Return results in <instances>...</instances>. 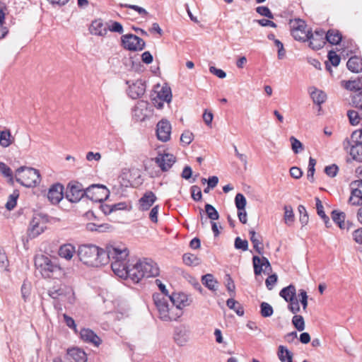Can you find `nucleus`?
I'll list each match as a JSON object with an SVG mask.
<instances>
[{
    "instance_id": "obj_1",
    "label": "nucleus",
    "mask_w": 362,
    "mask_h": 362,
    "mask_svg": "<svg viewBox=\"0 0 362 362\" xmlns=\"http://www.w3.org/2000/svg\"><path fill=\"white\" fill-rule=\"evenodd\" d=\"M107 264L110 261L113 272L119 277L125 279L131 264L127 262L129 250L125 245L115 244L106 247L105 250Z\"/></svg>"
},
{
    "instance_id": "obj_2",
    "label": "nucleus",
    "mask_w": 362,
    "mask_h": 362,
    "mask_svg": "<svg viewBox=\"0 0 362 362\" xmlns=\"http://www.w3.org/2000/svg\"><path fill=\"white\" fill-rule=\"evenodd\" d=\"M159 268L151 259L144 258L132 263L125 279L139 283L143 278L154 277L159 275Z\"/></svg>"
},
{
    "instance_id": "obj_3",
    "label": "nucleus",
    "mask_w": 362,
    "mask_h": 362,
    "mask_svg": "<svg viewBox=\"0 0 362 362\" xmlns=\"http://www.w3.org/2000/svg\"><path fill=\"white\" fill-rule=\"evenodd\" d=\"M77 255L83 264L90 267H100L107 264L105 250L95 245H82Z\"/></svg>"
},
{
    "instance_id": "obj_4",
    "label": "nucleus",
    "mask_w": 362,
    "mask_h": 362,
    "mask_svg": "<svg viewBox=\"0 0 362 362\" xmlns=\"http://www.w3.org/2000/svg\"><path fill=\"white\" fill-rule=\"evenodd\" d=\"M153 300L159 313V317L163 321L177 320L183 313L179 309L171 305L167 297H160V294L153 296Z\"/></svg>"
},
{
    "instance_id": "obj_5",
    "label": "nucleus",
    "mask_w": 362,
    "mask_h": 362,
    "mask_svg": "<svg viewBox=\"0 0 362 362\" xmlns=\"http://www.w3.org/2000/svg\"><path fill=\"white\" fill-rule=\"evenodd\" d=\"M343 147L346 151L349 150L354 160L362 162V130L354 131L350 138L343 141Z\"/></svg>"
},
{
    "instance_id": "obj_6",
    "label": "nucleus",
    "mask_w": 362,
    "mask_h": 362,
    "mask_svg": "<svg viewBox=\"0 0 362 362\" xmlns=\"http://www.w3.org/2000/svg\"><path fill=\"white\" fill-rule=\"evenodd\" d=\"M16 180L26 187H33L40 182L39 170L28 167H20L16 170Z\"/></svg>"
},
{
    "instance_id": "obj_7",
    "label": "nucleus",
    "mask_w": 362,
    "mask_h": 362,
    "mask_svg": "<svg viewBox=\"0 0 362 362\" xmlns=\"http://www.w3.org/2000/svg\"><path fill=\"white\" fill-rule=\"evenodd\" d=\"M47 222V219L45 216L40 214H35L28 228V236L32 239L42 233L46 228Z\"/></svg>"
},
{
    "instance_id": "obj_8",
    "label": "nucleus",
    "mask_w": 362,
    "mask_h": 362,
    "mask_svg": "<svg viewBox=\"0 0 362 362\" xmlns=\"http://www.w3.org/2000/svg\"><path fill=\"white\" fill-rule=\"evenodd\" d=\"M108 189L102 185H92L86 188V197L95 202H101L109 196Z\"/></svg>"
},
{
    "instance_id": "obj_9",
    "label": "nucleus",
    "mask_w": 362,
    "mask_h": 362,
    "mask_svg": "<svg viewBox=\"0 0 362 362\" xmlns=\"http://www.w3.org/2000/svg\"><path fill=\"white\" fill-rule=\"evenodd\" d=\"M123 47L129 51H141L145 47L143 39L134 34H126L121 37Z\"/></svg>"
},
{
    "instance_id": "obj_10",
    "label": "nucleus",
    "mask_w": 362,
    "mask_h": 362,
    "mask_svg": "<svg viewBox=\"0 0 362 362\" xmlns=\"http://www.w3.org/2000/svg\"><path fill=\"white\" fill-rule=\"evenodd\" d=\"M35 266L40 269L43 276H49L51 273H53L60 268L47 256L40 255L36 257L35 260Z\"/></svg>"
},
{
    "instance_id": "obj_11",
    "label": "nucleus",
    "mask_w": 362,
    "mask_h": 362,
    "mask_svg": "<svg viewBox=\"0 0 362 362\" xmlns=\"http://www.w3.org/2000/svg\"><path fill=\"white\" fill-rule=\"evenodd\" d=\"M86 189H84L81 184L69 183L66 191V198L72 203H76L86 197Z\"/></svg>"
},
{
    "instance_id": "obj_12",
    "label": "nucleus",
    "mask_w": 362,
    "mask_h": 362,
    "mask_svg": "<svg viewBox=\"0 0 362 362\" xmlns=\"http://www.w3.org/2000/svg\"><path fill=\"white\" fill-rule=\"evenodd\" d=\"M126 84L128 85L127 94L132 99L141 98L146 92V83L141 79L136 81L127 80Z\"/></svg>"
},
{
    "instance_id": "obj_13",
    "label": "nucleus",
    "mask_w": 362,
    "mask_h": 362,
    "mask_svg": "<svg viewBox=\"0 0 362 362\" xmlns=\"http://www.w3.org/2000/svg\"><path fill=\"white\" fill-rule=\"evenodd\" d=\"M310 30H306V24L304 21L296 19L292 23L291 35L295 40L305 42L309 38Z\"/></svg>"
},
{
    "instance_id": "obj_14",
    "label": "nucleus",
    "mask_w": 362,
    "mask_h": 362,
    "mask_svg": "<svg viewBox=\"0 0 362 362\" xmlns=\"http://www.w3.org/2000/svg\"><path fill=\"white\" fill-rule=\"evenodd\" d=\"M325 33L322 29H316L314 33L310 30L307 40H309V45L313 49L318 50L324 47L326 43Z\"/></svg>"
},
{
    "instance_id": "obj_15",
    "label": "nucleus",
    "mask_w": 362,
    "mask_h": 362,
    "mask_svg": "<svg viewBox=\"0 0 362 362\" xmlns=\"http://www.w3.org/2000/svg\"><path fill=\"white\" fill-rule=\"evenodd\" d=\"M252 263L254 267V273L256 276L260 275L262 272L269 274L272 272V268L269 259L262 257L260 258L258 256H253Z\"/></svg>"
},
{
    "instance_id": "obj_16",
    "label": "nucleus",
    "mask_w": 362,
    "mask_h": 362,
    "mask_svg": "<svg viewBox=\"0 0 362 362\" xmlns=\"http://www.w3.org/2000/svg\"><path fill=\"white\" fill-rule=\"evenodd\" d=\"M167 298L170 300L171 305L179 309L180 311H182V309L190 303L187 296L183 293H173L167 296Z\"/></svg>"
},
{
    "instance_id": "obj_17",
    "label": "nucleus",
    "mask_w": 362,
    "mask_h": 362,
    "mask_svg": "<svg viewBox=\"0 0 362 362\" xmlns=\"http://www.w3.org/2000/svg\"><path fill=\"white\" fill-rule=\"evenodd\" d=\"M172 99L171 89L170 87L162 86L160 90H157V98H153V103L158 108H162L163 102L170 103Z\"/></svg>"
},
{
    "instance_id": "obj_18",
    "label": "nucleus",
    "mask_w": 362,
    "mask_h": 362,
    "mask_svg": "<svg viewBox=\"0 0 362 362\" xmlns=\"http://www.w3.org/2000/svg\"><path fill=\"white\" fill-rule=\"evenodd\" d=\"M154 160L162 171H167L175 162V158L170 153H159Z\"/></svg>"
},
{
    "instance_id": "obj_19",
    "label": "nucleus",
    "mask_w": 362,
    "mask_h": 362,
    "mask_svg": "<svg viewBox=\"0 0 362 362\" xmlns=\"http://www.w3.org/2000/svg\"><path fill=\"white\" fill-rule=\"evenodd\" d=\"M171 125L166 120H161L157 124L156 134L160 141H167L170 139Z\"/></svg>"
},
{
    "instance_id": "obj_20",
    "label": "nucleus",
    "mask_w": 362,
    "mask_h": 362,
    "mask_svg": "<svg viewBox=\"0 0 362 362\" xmlns=\"http://www.w3.org/2000/svg\"><path fill=\"white\" fill-rule=\"evenodd\" d=\"M80 336L83 341L92 344L95 346H98L102 342L100 338L90 329H82L80 332Z\"/></svg>"
},
{
    "instance_id": "obj_21",
    "label": "nucleus",
    "mask_w": 362,
    "mask_h": 362,
    "mask_svg": "<svg viewBox=\"0 0 362 362\" xmlns=\"http://www.w3.org/2000/svg\"><path fill=\"white\" fill-rule=\"evenodd\" d=\"M47 198L52 204H58L63 198V186L60 184L52 185L48 191Z\"/></svg>"
},
{
    "instance_id": "obj_22",
    "label": "nucleus",
    "mask_w": 362,
    "mask_h": 362,
    "mask_svg": "<svg viewBox=\"0 0 362 362\" xmlns=\"http://www.w3.org/2000/svg\"><path fill=\"white\" fill-rule=\"evenodd\" d=\"M48 293L53 299L65 297L69 294H74L71 288L62 285L53 286L49 290Z\"/></svg>"
},
{
    "instance_id": "obj_23",
    "label": "nucleus",
    "mask_w": 362,
    "mask_h": 362,
    "mask_svg": "<svg viewBox=\"0 0 362 362\" xmlns=\"http://www.w3.org/2000/svg\"><path fill=\"white\" fill-rule=\"evenodd\" d=\"M156 201L155 194L151 191H148L139 199V209L147 211Z\"/></svg>"
},
{
    "instance_id": "obj_24",
    "label": "nucleus",
    "mask_w": 362,
    "mask_h": 362,
    "mask_svg": "<svg viewBox=\"0 0 362 362\" xmlns=\"http://www.w3.org/2000/svg\"><path fill=\"white\" fill-rule=\"evenodd\" d=\"M279 296L288 303L295 300L296 298V289L295 286L290 284L283 288L279 292Z\"/></svg>"
},
{
    "instance_id": "obj_25",
    "label": "nucleus",
    "mask_w": 362,
    "mask_h": 362,
    "mask_svg": "<svg viewBox=\"0 0 362 362\" xmlns=\"http://www.w3.org/2000/svg\"><path fill=\"white\" fill-rule=\"evenodd\" d=\"M90 29L92 34L98 36H105L107 33V28L100 19L93 21Z\"/></svg>"
},
{
    "instance_id": "obj_26",
    "label": "nucleus",
    "mask_w": 362,
    "mask_h": 362,
    "mask_svg": "<svg viewBox=\"0 0 362 362\" xmlns=\"http://www.w3.org/2000/svg\"><path fill=\"white\" fill-rule=\"evenodd\" d=\"M325 40L331 45H339L342 40L341 33L336 29H329L325 33Z\"/></svg>"
},
{
    "instance_id": "obj_27",
    "label": "nucleus",
    "mask_w": 362,
    "mask_h": 362,
    "mask_svg": "<svg viewBox=\"0 0 362 362\" xmlns=\"http://www.w3.org/2000/svg\"><path fill=\"white\" fill-rule=\"evenodd\" d=\"M75 253V247L71 244H64L59 250V255L66 260H70Z\"/></svg>"
},
{
    "instance_id": "obj_28",
    "label": "nucleus",
    "mask_w": 362,
    "mask_h": 362,
    "mask_svg": "<svg viewBox=\"0 0 362 362\" xmlns=\"http://www.w3.org/2000/svg\"><path fill=\"white\" fill-rule=\"evenodd\" d=\"M346 66L352 72L358 73L362 71V59L354 56L349 59Z\"/></svg>"
},
{
    "instance_id": "obj_29",
    "label": "nucleus",
    "mask_w": 362,
    "mask_h": 362,
    "mask_svg": "<svg viewBox=\"0 0 362 362\" xmlns=\"http://www.w3.org/2000/svg\"><path fill=\"white\" fill-rule=\"evenodd\" d=\"M182 259L186 265L190 267H196L202 263V258L192 253L184 254Z\"/></svg>"
},
{
    "instance_id": "obj_30",
    "label": "nucleus",
    "mask_w": 362,
    "mask_h": 362,
    "mask_svg": "<svg viewBox=\"0 0 362 362\" xmlns=\"http://www.w3.org/2000/svg\"><path fill=\"white\" fill-rule=\"evenodd\" d=\"M316 202V209L318 216L323 220L326 227L329 228L331 226L329 218L325 214L324 211V206L322 204L321 200L318 197H315Z\"/></svg>"
},
{
    "instance_id": "obj_31",
    "label": "nucleus",
    "mask_w": 362,
    "mask_h": 362,
    "mask_svg": "<svg viewBox=\"0 0 362 362\" xmlns=\"http://www.w3.org/2000/svg\"><path fill=\"white\" fill-rule=\"evenodd\" d=\"M249 234L250 241L252 243L255 251L259 255L262 254L264 248L262 240L258 238L257 235L255 230H250Z\"/></svg>"
},
{
    "instance_id": "obj_32",
    "label": "nucleus",
    "mask_w": 362,
    "mask_h": 362,
    "mask_svg": "<svg viewBox=\"0 0 362 362\" xmlns=\"http://www.w3.org/2000/svg\"><path fill=\"white\" fill-rule=\"evenodd\" d=\"M310 97L314 103L320 105L325 102L327 95L322 90L314 88V90L310 92Z\"/></svg>"
},
{
    "instance_id": "obj_33",
    "label": "nucleus",
    "mask_w": 362,
    "mask_h": 362,
    "mask_svg": "<svg viewBox=\"0 0 362 362\" xmlns=\"http://www.w3.org/2000/svg\"><path fill=\"white\" fill-rule=\"evenodd\" d=\"M226 305L230 309L235 312V313L239 316H243L244 315V308L242 305L234 298H230L227 300Z\"/></svg>"
},
{
    "instance_id": "obj_34",
    "label": "nucleus",
    "mask_w": 362,
    "mask_h": 362,
    "mask_svg": "<svg viewBox=\"0 0 362 362\" xmlns=\"http://www.w3.org/2000/svg\"><path fill=\"white\" fill-rule=\"evenodd\" d=\"M346 218V215L344 212L339 211L337 210H334L332 212V218L333 221L339 226V227L341 229L345 228V223L344 220Z\"/></svg>"
},
{
    "instance_id": "obj_35",
    "label": "nucleus",
    "mask_w": 362,
    "mask_h": 362,
    "mask_svg": "<svg viewBox=\"0 0 362 362\" xmlns=\"http://www.w3.org/2000/svg\"><path fill=\"white\" fill-rule=\"evenodd\" d=\"M219 286L218 281L211 274H205V287L213 292H216Z\"/></svg>"
},
{
    "instance_id": "obj_36",
    "label": "nucleus",
    "mask_w": 362,
    "mask_h": 362,
    "mask_svg": "<svg viewBox=\"0 0 362 362\" xmlns=\"http://www.w3.org/2000/svg\"><path fill=\"white\" fill-rule=\"evenodd\" d=\"M69 354L73 357L76 362H86V355L85 352L79 349H71Z\"/></svg>"
},
{
    "instance_id": "obj_37",
    "label": "nucleus",
    "mask_w": 362,
    "mask_h": 362,
    "mask_svg": "<svg viewBox=\"0 0 362 362\" xmlns=\"http://www.w3.org/2000/svg\"><path fill=\"white\" fill-rule=\"evenodd\" d=\"M349 203L351 205L362 206V194H361L360 190L351 189Z\"/></svg>"
},
{
    "instance_id": "obj_38",
    "label": "nucleus",
    "mask_w": 362,
    "mask_h": 362,
    "mask_svg": "<svg viewBox=\"0 0 362 362\" xmlns=\"http://www.w3.org/2000/svg\"><path fill=\"white\" fill-rule=\"evenodd\" d=\"M205 214L207 218L211 221H216L219 218L218 211L211 204H205Z\"/></svg>"
},
{
    "instance_id": "obj_39",
    "label": "nucleus",
    "mask_w": 362,
    "mask_h": 362,
    "mask_svg": "<svg viewBox=\"0 0 362 362\" xmlns=\"http://www.w3.org/2000/svg\"><path fill=\"white\" fill-rule=\"evenodd\" d=\"M284 221L287 225H291L294 221V214L290 205L284 206Z\"/></svg>"
},
{
    "instance_id": "obj_40",
    "label": "nucleus",
    "mask_w": 362,
    "mask_h": 362,
    "mask_svg": "<svg viewBox=\"0 0 362 362\" xmlns=\"http://www.w3.org/2000/svg\"><path fill=\"white\" fill-rule=\"evenodd\" d=\"M274 310L272 306L266 302L260 304V314L264 317H269L273 315Z\"/></svg>"
},
{
    "instance_id": "obj_41",
    "label": "nucleus",
    "mask_w": 362,
    "mask_h": 362,
    "mask_svg": "<svg viewBox=\"0 0 362 362\" xmlns=\"http://www.w3.org/2000/svg\"><path fill=\"white\" fill-rule=\"evenodd\" d=\"M11 136L9 130L0 132V145L3 147H8L11 144Z\"/></svg>"
},
{
    "instance_id": "obj_42",
    "label": "nucleus",
    "mask_w": 362,
    "mask_h": 362,
    "mask_svg": "<svg viewBox=\"0 0 362 362\" xmlns=\"http://www.w3.org/2000/svg\"><path fill=\"white\" fill-rule=\"evenodd\" d=\"M19 197V192L17 190L13 191V192L10 194L8 197V200L6 204V208L11 211L15 208L17 203V199Z\"/></svg>"
},
{
    "instance_id": "obj_43",
    "label": "nucleus",
    "mask_w": 362,
    "mask_h": 362,
    "mask_svg": "<svg viewBox=\"0 0 362 362\" xmlns=\"http://www.w3.org/2000/svg\"><path fill=\"white\" fill-rule=\"evenodd\" d=\"M360 81L354 80V81H348L345 82L344 87L347 90H354V92H358L362 90V86L360 84Z\"/></svg>"
},
{
    "instance_id": "obj_44",
    "label": "nucleus",
    "mask_w": 362,
    "mask_h": 362,
    "mask_svg": "<svg viewBox=\"0 0 362 362\" xmlns=\"http://www.w3.org/2000/svg\"><path fill=\"white\" fill-rule=\"evenodd\" d=\"M0 172L6 177L9 179V182L13 184V177L11 169L7 166L4 163L0 162Z\"/></svg>"
},
{
    "instance_id": "obj_45",
    "label": "nucleus",
    "mask_w": 362,
    "mask_h": 362,
    "mask_svg": "<svg viewBox=\"0 0 362 362\" xmlns=\"http://www.w3.org/2000/svg\"><path fill=\"white\" fill-rule=\"evenodd\" d=\"M292 323L296 329L303 331L305 329V321L301 315H295L292 319Z\"/></svg>"
},
{
    "instance_id": "obj_46",
    "label": "nucleus",
    "mask_w": 362,
    "mask_h": 362,
    "mask_svg": "<svg viewBox=\"0 0 362 362\" xmlns=\"http://www.w3.org/2000/svg\"><path fill=\"white\" fill-rule=\"evenodd\" d=\"M351 104L357 110L362 106V90L352 94Z\"/></svg>"
},
{
    "instance_id": "obj_47",
    "label": "nucleus",
    "mask_w": 362,
    "mask_h": 362,
    "mask_svg": "<svg viewBox=\"0 0 362 362\" xmlns=\"http://www.w3.org/2000/svg\"><path fill=\"white\" fill-rule=\"evenodd\" d=\"M235 204L238 210L245 209L247 201L245 196L241 193H238L235 197Z\"/></svg>"
},
{
    "instance_id": "obj_48",
    "label": "nucleus",
    "mask_w": 362,
    "mask_h": 362,
    "mask_svg": "<svg viewBox=\"0 0 362 362\" xmlns=\"http://www.w3.org/2000/svg\"><path fill=\"white\" fill-rule=\"evenodd\" d=\"M119 6L121 7L133 9V10L136 11V12H138V13L139 15H141L142 17L146 16L148 14V11L145 8L140 7L139 6H136V5H132V4H120Z\"/></svg>"
},
{
    "instance_id": "obj_49",
    "label": "nucleus",
    "mask_w": 362,
    "mask_h": 362,
    "mask_svg": "<svg viewBox=\"0 0 362 362\" xmlns=\"http://www.w3.org/2000/svg\"><path fill=\"white\" fill-rule=\"evenodd\" d=\"M298 212L300 214V218H299L300 222L301 223V224L303 226H305L308 223V219H309L306 209L304 206L299 205L298 207Z\"/></svg>"
},
{
    "instance_id": "obj_50",
    "label": "nucleus",
    "mask_w": 362,
    "mask_h": 362,
    "mask_svg": "<svg viewBox=\"0 0 362 362\" xmlns=\"http://www.w3.org/2000/svg\"><path fill=\"white\" fill-rule=\"evenodd\" d=\"M290 141L291 144V148L295 153H298L303 150V144L294 136H291Z\"/></svg>"
},
{
    "instance_id": "obj_51",
    "label": "nucleus",
    "mask_w": 362,
    "mask_h": 362,
    "mask_svg": "<svg viewBox=\"0 0 362 362\" xmlns=\"http://www.w3.org/2000/svg\"><path fill=\"white\" fill-rule=\"evenodd\" d=\"M287 352H291L286 346L280 345L278 347L277 356L281 362H287Z\"/></svg>"
},
{
    "instance_id": "obj_52",
    "label": "nucleus",
    "mask_w": 362,
    "mask_h": 362,
    "mask_svg": "<svg viewBox=\"0 0 362 362\" xmlns=\"http://www.w3.org/2000/svg\"><path fill=\"white\" fill-rule=\"evenodd\" d=\"M205 182L207 183V187L205 188V193H208L210 189H214L218 182V177L217 176L209 177L207 180L205 179Z\"/></svg>"
},
{
    "instance_id": "obj_53",
    "label": "nucleus",
    "mask_w": 362,
    "mask_h": 362,
    "mask_svg": "<svg viewBox=\"0 0 362 362\" xmlns=\"http://www.w3.org/2000/svg\"><path fill=\"white\" fill-rule=\"evenodd\" d=\"M328 60L334 66H337L339 64L341 58L333 50L328 52Z\"/></svg>"
},
{
    "instance_id": "obj_54",
    "label": "nucleus",
    "mask_w": 362,
    "mask_h": 362,
    "mask_svg": "<svg viewBox=\"0 0 362 362\" xmlns=\"http://www.w3.org/2000/svg\"><path fill=\"white\" fill-rule=\"evenodd\" d=\"M235 247L238 250H242L246 251L248 249V243L246 240H242L240 237H237L235 239L234 243Z\"/></svg>"
},
{
    "instance_id": "obj_55",
    "label": "nucleus",
    "mask_w": 362,
    "mask_h": 362,
    "mask_svg": "<svg viewBox=\"0 0 362 362\" xmlns=\"http://www.w3.org/2000/svg\"><path fill=\"white\" fill-rule=\"evenodd\" d=\"M192 140L193 134L188 130L185 131L180 136V141L185 146L189 144Z\"/></svg>"
},
{
    "instance_id": "obj_56",
    "label": "nucleus",
    "mask_w": 362,
    "mask_h": 362,
    "mask_svg": "<svg viewBox=\"0 0 362 362\" xmlns=\"http://www.w3.org/2000/svg\"><path fill=\"white\" fill-rule=\"evenodd\" d=\"M256 11L261 16L267 17L268 18L272 19L274 18L272 13L267 6H258L256 8Z\"/></svg>"
},
{
    "instance_id": "obj_57",
    "label": "nucleus",
    "mask_w": 362,
    "mask_h": 362,
    "mask_svg": "<svg viewBox=\"0 0 362 362\" xmlns=\"http://www.w3.org/2000/svg\"><path fill=\"white\" fill-rule=\"evenodd\" d=\"M277 275L276 274H271L268 276V278L265 281L266 286L268 290H272L274 288V286L277 282Z\"/></svg>"
},
{
    "instance_id": "obj_58",
    "label": "nucleus",
    "mask_w": 362,
    "mask_h": 362,
    "mask_svg": "<svg viewBox=\"0 0 362 362\" xmlns=\"http://www.w3.org/2000/svg\"><path fill=\"white\" fill-rule=\"evenodd\" d=\"M298 296L300 298L299 300L303 306V310L305 311L308 307V295L306 291L303 289L300 290Z\"/></svg>"
},
{
    "instance_id": "obj_59",
    "label": "nucleus",
    "mask_w": 362,
    "mask_h": 362,
    "mask_svg": "<svg viewBox=\"0 0 362 362\" xmlns=\"http://www.w3.org/2000/svg\"><path fill=\"white\" fill-rule=\"evenodd\" d=\"M192 197L195 201H199L202 199V193L201 188L198 186L194 185L191 187Z\"/></svg>"
},
{
    "instance_id": "obj_60",
    "label": "nucleus",
    "mask_w": 362,
    "mask_h": 362,
    "mask_svg": "<svg viewBox=\"0 0 362 362\" xmlns=\"http://www.w3.org/2000/svg\"><path fill=\"white\" fill-rule=\"evenodd\" d=\"M226 286L228 290V291L230 293V296H233L235 295V284L233 282V280L230 277L229 274L226 275Z\"/></svg>"
},
{
    "instance_id": "obj_61",
    "label": "nucleus",
    "mask_w": 362,
    "mask_h": 362,
    "mask_svg": "<svg viewBox=\"0 0 362 362\" xmlns=\"http://www.w3.org/2000/svg\"><path fill=\"white\" fill-rule=\"evenodd\" d=\"M337 172H338V167L335 164L326 166L325 168V173L328 176H329L331 177H335L337 174Z\"/></svg>"
},
{
    "instance_id": "obj_62",
    "label": "nucleus",
    "mask_w": 362,
    "mask_h": 362,
    "mask_svg": "<svg viewBox=\"0 0 362 362\" xmlns=\"http://www.w3.org/2000/svg\"><path fill=\"white\" fill-rule=\"evenodd\" d=\"M288 309L293 314H296L300 311V306L297 298L288 303Z\"/></svg>"
},
{
    "instance_id": "obj_63",
    "label": "nucleus",
    "mask_w": 362,
    "mask_h": 362,
    "mask_svg": "<svg viewBox=\"0 0 362 362\" xmlns=\"http://www.w3.org/2000/svg\"><path fill=\"white\" fill-rule=\"evenodd\" d=\"M274 44L278 47V58L283 59L286 54L283 43L279 40H274Z\"/></svg>"
},
{
    "instance_id": "obj_64",
    "label": "nucleus",
    "mask_w": 362,
    "mask_h": 362,
    "mask_svg": "<svg viewBox=\"0 0 362 362\" xmlns=\"http://www.w3.org/2000/svg\"><path fill=\"white\" fill-rule=\"evenodd\" d=\"M209 71L211 74L216 76L219 78H224L226 76V74L223 70L217 69L215 66H210Z\"/></svg>"
}]
</instances>
